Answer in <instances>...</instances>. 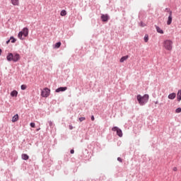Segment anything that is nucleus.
I'll use <instances>...</instances> for the list:
<instances>
[{
  "label": "nucleus",
  "instance_id": "f257e3e1",
  "mask_svg": "<svg viewBox=\"0 0 181 181\" xmlns=\"http://www.w3.org/2000/svg\"><path fill=\"white\" fill-rule=\"evenodd\" d=\"M6 59L8 62H14L15 63H16V62H19V60H21V55L16 52L8 53Z\"/></svg>",
  "mask_w": 181,
  "mask_h": 181
},
{
  "label": "nucleus",
  "instance_id": "f03ea898",
  "mask_svg": "<svg viewBox=\"0 0 181 181\" xmlns=\"http://www.w3.org/2000/svg\"><path fill=\"white\" fill-rule=\"evenodd\" d=\"M136 100L140 105H145L149 100V95L145 94L144 96L137 95Z\"/></svg>",
  "mask_w": 181,
  "mask_h": 181
},
{
  "label": "nucleus",
  "instance_id": "7ed1b4c3",
  "mask_svg": "<svg viewBox=\"0 0 181 181\" xmlns=\"http://www.w3.org/2000/svg\"><path fill=\"white\" fill-rule=\"evenodd\" d=\"M163 46L165 50H168V52H172L173 49V41L171 40H165L163 42Z\"/></svg>",
  "mask_w": 181,
  "mask_h": 181
},
{
  "label": "nucleus",
  "instance_id": "20e7f679",
  "mask_svg": "<svg viewBox=\"0 0 181 181\" xmlns=\"http://www.w3.org/2000/svg\"><path fill=\"white\" fill-rule=\"evenodd\" d=\"M29 35V29H28V28H24L22 31H21L18 35V39H21V40H23L25 38L23 37V36H24V37H27V36H28Z\"/></svg>",
  "mask_w": 181,
  "mask_h": 181
},
{
  "label": "nucleus",
  "instance_id": "39448f33",
  "mask_svg": "<svg viewBox=\"0 0 181 181\" xmlns=\"http://www.w3.org/2000/svg\"><path fill=\"white\" fill-rule=\"evenodd\" d=\"M41 95L45 98H47V97L50 95V89H49L48 88L42 89L41 92Z\"/></svg>",
  "mask_w": 181,
  "mask_h": 181
},
{
  "label": "nucleus",
  "instance_id": "423d86ee",
  "mask_svg": "<svg viewBox=\"0 0 181 181\" xmlns=\"http://www.w3.org/2000/svg\"><path fill=\"white\" fill-rule=\"evenodd\" d=\"M112 131H113V132H117V135H118V136H119L120 138H122V130H121V129H119L118 127H114L112 128Z\"/></svg>",
  "mask_w": 181,
  "mask_h": 181
},
{
  "label": "nucleus",
  "instance_id": "0eeeda50",
  "mask_svg": "<svg viewBox=\"0 0 181 181\" xmlns=\"http://www.w3.org/2000/svg\"><path fill=\"white\" fill-rule=\"evenodd\" d=\"M169 12V16H168V19L167 21V25H171L172 23V19H173V17H172V11H168Z\"/></svg>",
  "mask_w": 181,
  "mask_h": 181
},
{
  "label": "nucleus",
  "instance_id": "6e6552de",
  "mask_svg": "<svg viewBox=\"0 0 181 181\" xmlns=\"http://www.w3.org/2000/svg\"><path fill=\"white\" fill-rule=\"evenodd\" d=\"M101 19H102L103 22H107L108 21V15L103 14L101 16Z\"/></svg>",
  "mask_w": 181,
  "mask_h": 181
},
{
  "label": "nucleus",
  "instance_id": "1a4fd4ad",
  "mask_svg": "<svg viewBox=\"0 0 181 181\" xmlns=\"http://www.w3.org/2000/svg\"><path fill=\"white\" fill-rule=\"evenodd\" d=\"M66 90H67V87H60L56 89L55 92L60 93V91H66Z\"/></svg>",
  "mask_w": 181,
  "mask_h": 181
},
{
  "label": "nucleus",
  "instance_id": "9d476101",
  "mask_svg": "<svg viewBox=\"0 0 181 181\" xmlns=\"http://www.w3.org/2000/svg\"><path fill=\"white\" fill-rule=\"evenodd\" d=\"M168 98H169V100H175V98H176V93H170L168 95Z\"/></svg>",
  "mask_w": 181,
  "mask_h": 181
},
{
  "label": "nucleus",
  "instance_id": "9b49d317",
  "mask_svg": "<svg viewBox=\"0 0 181 181\" xmlns=\"http://www.w3.org/2000/svg\"><path fill=\"white\" fill-rule=\"evenodd\" d=\"M19 119V115L18 114L15 115L12 118V122H16Z\"/></svg>",
  "mask_w": 181,
  "mask_h": 181
},
{
  "label": "nucleus",
  "instance_id": "f8f14e48",
  "mask_svg": "<svg viewBox=\"0 0 181 181\" xmlns=\"http://www.w3.org/2000/svg\"><path fill=\"white\" fill-rule=\"evenodd\" d=\"M128 57H129L128 55H126V56H124V57H122L120 59V60H119L120 63H124V62H125V60H128Z\"/></svg>",
  "mask_w": 181,
  "mask_h": 181
},
{
  "label": "nucleus",
  "instance_id": "ddd939ff",
  "mask_svg": "<svg viewBox=\"0 0 181 181\" xmlns=\"http://www.w3.org/2000/svg\"><path fill=\"white\" fill-rule=\"evenodd\" d=\"M12 5L18 6L19 5V0H11Z\"/></svg>",
  "mask_w": 181,
  "mask_h": 181
},
{
  "label": "nucleus",
  "instance_id": "4468645a",
  "mask_svg": "<svg viewBox=\"0 0 181 181\" xmlns=\"http://www.w3.org/2000/svg\"><path fill=\"white\" fill-rule=\"evenodd\" d=\"M156 29L158 33H160V35H163V30H161L160 28L156 26Z\"/></svg>",
  "mask_w": 181,
  "mask_h": 181
},
{
  "label": "nucleus",
  "instance_id": "2eb2a0df",
  "mask_svg": "<svg viewBox=\"0 0 181 181\" xmlns=\"http://www.w3.org/2000/svg\"><path fill=\"white\" fill-rule=\"evenodd\" d=\"M22 159H23V160H28V159H29V156H28V154H22Z\"/></svg>",
  "mask_w": 181,
  "mask_h": 181
},
{
  "label": "nucleus",
  "instance_id": "dca6fc26",
  "mask_svg": "<svg viewBox=\"0 0 181 181\" xmlns=\"http://www.w3.org/2000/svg\"><path fill=\"white\" fill-rule=\"evenodd\" d=\"M11 97H18V92L16 90H13L11 93Z\"/></svg>",
  "mask_w": 181,
  "mask_h": 181
},
{
  "label": "nucleus",
  "instance_id": "f3484780",
  "mask_svg": "<svg viewBox=\"0 0 181 181\" xmlns=\"http://www.w3.org/2000/svg\"><path fill=\"white\" fill-rule=\"evenodd\" d=\"M178 101H181V90H178L177 94Z\"/></svg>",
  "mask_w": 181,
  "mask_h": 181
},
{
  "label": "nucleus",
  "instance_id": "a211bd4d",
  "mask_svg": "<svg viewBox=\"0 0 181 181\" xmlns=\"http://www.w3.org/2000/svg\"><path fill=\"white\" fill-rule=\"evenodd\" d=\"M61 16H66V15H67V12L66 11V10H62L60 13Z\"/></svg>",
  "mask_w": 181,
  "mask_h": 181
},
{
  "label": "nucleus",
  "instance_id": "6ab92c4d",
  "mask_svg": "<svg viewBox=\"0 0 181 181\" xmlns=\"http://www.w3.org/2000/svg\"><path fill=\"white\" fill-rule=\"evenodd\" d=\"M60 46H62V42H57L55 44V47L56 49H59V47H60Z\"/></svg>",
  "mask_w": 181,
  "mask_h": 181
},
{
  "label": "nucleus",
  "instance_id": "aec40b11",
  "mask_svg": "<svg viewBox=\"0 0 181 181\" xmlns=\"http://www.w3.org/2000/svg\"><path fill=\"white\" fill-rule=\"evenodd\" d=\"M149 40V37H148V35H146L144 36V42L147 43V42Z\"/></svg>",
  "mask_w": 181,
  "mask_h": 181
},
{
  "label": "nucleus",
  "instance_id": "412c9836",
  "mask_svg": "<svg viewBox=\"0 0 181 181\" xmlns=\"http://www.w3.org/2000/svg\"><path fill=\"white\" fill-rule=\"evenodd\" d=\"M10 40H11V43H15V42H16V40L13 37H11Z\"/></svg>",
  "mask_w": 181,
  "mask_h": 181
},
{
  "label": "nucleus",
  "instance_id": "4be33fe9",
  "mask_svg": "<svg viewBox=\"0 0 181 181\" xmlns=\"http://www.w3.org/2000/svg\"><path fill=\"white\" fill-rule=\"evenodd\" d=\"M139 25H140V26H141V28H145V26H146V24H145V23H143V22H141Z\"/></svg>",
  "mask_w": 181,
  "mask_h": 181
},
{
  "label": "nucleus",
  "instance_id": "5701e85b",
  "mask_svg": "<svg viewBox=\"0 0 181 181\" xmlns=\"http://www.w3.org/2000/svg\"><path fill=\"white\" fill-rule=\"evenodd\" d=\"M175 112H176L177 114H179V112H181V108H180V107L177 108V109L175 110Z\"/></svg>",
  "mask_w": 181,
  "mask_h": 181
},
{
  "label": "nucleus",
  "instance_id": "b1692460",
  "mask_svg": "<svg viewBox=\"0 0 181 181\" xmlns=\"http://www.w3.org/2000/svg\"><path fill=\"white\" fill-rule=\"evenodd\" d=\"M85 120H86V117H80L79 118L80 122H83V121H85Z\"/></svg>",
  "mask_w": 181,
  "mask_h": 181
},
{
  "label": "nucleus",
  "instance_id": "393cba45",
  "mask_svg": "<svg viewBox=\"0 0 181 181\" xmlns=\"http://www.w3.org/2000/svg\"><path fill=\"white\" fill-rule=\"evenodd\" d=\"M30 125L32 128H35V127H36V125L33 122H31Z\"/></svg>",
  "mask_w": 181,
  "mask_h": 181
},
{
  "label": "nucleus",
  "instance_id": "a878e982",
  "mask_svg": "<svg viewBox=\"0 0 181 181\" xmlns=\"http://www.w3.org/2000/svg\"><path fill=\"white\" fill-rule=\"evenodd\" d=\"M26 88V85H21V90H25Z\"/></svg>",
  "mask_w": 181,
  "mask_h": 181
},
{
  "label": "nucleus",
  "instance_id": "bb28decb",
  "mask_svg": "<svg viewBox=\"0 0 181 181\" xmlns=\"http://www.w3.org/2000/svg\"><path fill=\"white\" fill-rule=\"evenodd\" d=\"M49 127H52L53 125V122L49 121Z\"/></svg>",
  "mask_w": 181,
  "mask_h": 181
},
{
  "label": "nucleus",
  "instance_id": "cd10ccee",
  "mask_svg": "<svg viewBox=\"0 0 181 181\" xmlns=\"http://www.w3.org/2000/svg\"><path fill=\"white\" fill-rule=\"evenodd\" d=\"M117 160L119 161V162H122V158H117Z\"/></svg>",
  "mask_w": 181,
  "mask_h": 181
},
{
  "label": "nucleus",
  "instance_id": "c85d7f7f",
  "mask_svg": "<svg viewBox=\"0 0 181 181\" xmlns=\"http://www.w3.org/2000/svg\"><path fill=\"white\" fill-rule=\"evenodd\" d=\"M173 170H174V172H177V168L174 167V168H173Z\"/></svg>",
  "mask_w": 181,
  "mask_h": 181
},
{
  "label": "nucleus",
  "instance_id": "c756f323",
  "mask_svg": "<svg viewBox=\"0 0 181 181\" xmlns=\"http://www.w3.org/2000/svg\"><path fill=\"white\" fill-rule=\"evenodd\" d=\"M9 42H11V40H8L6 41V45H8Z\"/></svg>",
  "mask_w": 181,
  "mask_h": 181
},
{
  "label": "nucleus",
  "instance_id": "7c9ffc66",
  "mask_svg": "<svg viewBox=\"0 0 181 181\" xmlns=\"http://www.w3.org/2000/svg\"><path fill=\"white\" fill-rule=\"evenodd\" d=\"M94 119H95L94 116H91V120L94 121Z\"/></svg>",
  "mask_w": 181,
  "mask_h": 181
},
{
  "label": "nucleus",
  "instance_id": "2f4dec72",
  "mask_svg": "<svg viewBox=\"0 0 181 181\" xmlns=\"http://www.w3.org/2000/svg\"><path fill=\"white\" fill-rule=\"evenodd\" d=\"M69 129H73V126L72 125H69Z\"/></svg>",
  "mask_w": 181,
  "mask_h": 181
},
{
  "label": "nucleus",
  "instance_id": "473e14b6",
  "mask_svg": "<svg viewBox=\"0 0 181 181\" xmlns=\"http://www.w3.org/2000/svg\"><path fill=\"white\" fill-rule=\"evenodd\" d=\"M71 153H72V154L74 153V150H73V149L71 150Z\"/></svg>",
  "mask_w": 181,
  "mask_h": 181
},
{
  "label": "nucleus",
  "instance_id": "72a5a7b5",
  "mask_svg": "<svg viewBox=\"0 0 181 181\" xmlns=\"http://www.w3.org/2000/svg\"><path fill=\"white\" fill-rule=\"evenodd\" d=\"M1 53H2V49H0V56H1Z\"/></svg>",
  "mask_w": 181,
  "mask_h": 181
},
{
  "label": "nucleus",
  "instance_id": "f704fd0d",
  "mask_svg": "<svg viewBox=\"0 0 181 181\" xmlns=\"http://www.w3.org/2000/svg\"><path fill=\"white\" fill-rule=\"evenodd\" d=\"M37 131H40V128L37 129Z\"/></svg>",
  "mask_w": 181,
  "mask_h": 181
}]
</instances>
